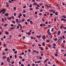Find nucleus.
I'll return each mask as SVG.
<instances>
[{"label": "nucleus", "mask_w": 66, "mask_h": 66, "mask_svg": "<svg viewBox=\"0 0 66 66\" xmlns=\"http://www.w3.org/2000/svg\"><path fill=\"white\" fill-rule=\"evenodd\" d=\"M12 22L14 23V24H15V22L14 21H12Z\"/></svg>", "instance_id": "obj_18"}, {"label": "nucleus", "mask_w": 66, "mask_h": 66, "mask_svg": "<svg viewBox=\"0 0 66 66\" xmlns=\"http://www.w3.org/2000/svg\"><path fill=\"white\" fill-rule=\"evenodd\" d=\"M24 19H23L22 20V22H24Z\"/></svg>", "instance_id": "obj_29"}, {"label": "nucleus", "mask_w": 66, "mask_h": 66, "mask_svg": "<svg viewBox=\"0 0 66 66\" xmlns=\"http://www.w3.org/2000/svg\"><path fill=\"white\" fill-rule=\"evenodd\" d=\"M14 54H16L17 53V51H15L14 52Z\"/></svg>", "instance_id": "obj_21"}, {"label": "nucleus", "mask_w": 66, "mask_h": 66, "mask_svg": "<svg viewBox=\"0 0 66 66\" xmlns=\"http://www.w3.org/2000/svg\"><path fill=\"white\" fill-rule=\"evenodd\" d=\"M31 20V19L30 20V19H28L27 20V21L28 22H29V21H30V20Z\"/></svg>", "instance_id": "obj_25"}, {"label": "nucleus", "mask_w": 66, "mask_h": 66, "mask_svg": "<svg viewBox=\"0 0 66 66\" xmlns=\"http://www.w3.org/2000/svg\"><path fill=\"white\" fill-rule=\"evenodd\" d=\"M36 4H37V3H34L33 4L34 5H36Z\"/></svg>", "instance_id": "obj_33"}, {"label": "nucleus", "mask_w": 66, "mask_h": 66, "mask_svg": "<svg viewBox=\"0 0 66 66\" xmlns=\"http://www.w3.org/2000/svg\"><path fill=\"white\" fill-rule=\"evenodd\" d=\"M11 18H12V19H15V18L14 17V16H13L11 17Z\"/></svg>", "instance_id": "obj_10"}, {"label": "nucleus", "mask_w": 66, "mask_h": 66, "mask_svg": "<svg viewBox=\"0 0 66 66\" xmlns=\"http://www.w3.org/2000/svg\"><path fill=\"white\" fill-rule=\"evenodd\" d=\"M32 66H35V64L34 63H32Z\"/></svg>", "instance_id": "obj_63"}, {"label": "nucleus", "mask_w": 66, "mask_h": 66, "mask_svg": "<svg viewBox=\"0 0 66 66\" xmlns=\"http://www.w3.org/2000/svg\"><path fill=\"white\" fill-rule=\"evenodd\" d=\"M48 59H46L45 60V61H44V63H46V62H47V61H48Z\"/></svg>", "instance_id": "obj_13"}, {"label": "nucleus", "mask_w": 66, "mask_h": 66, "mask_svg": "<svg viewBox=\"0 0 66 66\" xmlns=\"http://www.w3.org/2000/svg\"><path fill=\"white\" fill-rule=\"evenodd\" d=\"M55 15H58V13H57V12H55Z\"/></svg>", "instance_id": "obj_20"}, {"label": "nucleus", "mask_w": 66, "mask_h": 66, "mask_svg": "<svg viewBox=\"0 0 66 66\" xmlns=\"http://www.w3.org/2000/svg\"><path fill=\"white\" fill-rule=\"evenodd\" d=\"M17 22V23H20L21 22L20 21H18V22Z\"/></svg>", "instance_id": "obj_26"}, {"label": "nucleus", "mask_w": 66, "mask_h": 66, "mask_svg": "<svg viewBox=\"0 0 66 66\" xmlns=\"http://www.w3.org/2000/svg\"><path fill=\"white\" fill-rule=\"evenodd\" d=\"M60 34H61V31H59L58 32L57 35H59Z\"/></svg>", "instance_id": "obj_5"}, {"label": "nucleus", "mask_w": 66, "mask_h": 66, "mask_svg": "<svg viewBox=\"0 0 66 66\" xmlns=\"http://www.w3.org/2000/svg\"><path fill=\"white\" fill-rule=\"evenodd\" d=\"M32 7V4H30L29 5V7Z\"/></svg>", "instance_id": "obj_30"}, {"label": "nucleus", "mask_w": 66, "mask_h": 66, "mask_svg": "<svg viewBox=\"0 0 66 66\" xmlns=\"http://www.w3.org/2000/svg\"><path fill=\"white\" fill-rule=\"evenodd\" d=\"M55 56H58V55H57V54H55Z\"/></svg>", "instance_id": "obj_38"}, {"label": "nucleus", "mask_w": 66, "mask_h": 66, "mask_svg": "<svg viewBox=\"0 0 66 66\" xmlns=\"http://www.w3.org/2000/svg\"><path fill=\"white\" fill-rule=\"evenodd\" d=\"M4 64V63L3 62H2L1 63V65H3V64Z\"/></svg>", "instance_id": "obj_50"}, {"label": "nucleus", "mask_w": 66, "mask_h": 66, "mask_svg": "<svg viewBox=\"0 0 66 66\" xmlns=\"http://www.w3.org/2000/svg\"><path fill=\"white\" fill-rule=\"evenodd\" d=\"M40 50L42 51L44 50H43V48L42 47H41Z\"/></svg>", "instance_id": "obj_54"}, {"label": "nucleus", "mask_w": 66, "mask_h": 66, "mask_svg": "<svg viewBox=\"0 0 66 66\" xmlns=\"http://www.w3.org/2000/svg\"><path fill=\"white\" fill-rule=\"evenodd\" d=\"M7 24H5L4 26V27H6V26H7Z\"/></svg>", "instance_id": "obj_40"}, {"label": "nucleus", "mask_w": 66, "mask_h": 66, "mask_svg": "<svg viewBox=\"0 0 66 66\" xmlns=\"http://www.w3.org/2000/svg\"><path fill=\"white\" fill-rule=\"evenodd\" d=\"M42 21H43V22H44V21H45V19H42Z\"/></svg>", "instance_id": "obj_46"}, {"label": "nucleus", "mask_w": 66, "mask_h": 66, "mask_svg": "<svg viewBox=\"0 0 66 66\" xmlns=\"http://www.w3.org/2000/svg\"><path fill=\"white\" fill-rule=\"evenodd\" d=\"M42 25H43V26H46V25L45 24H44V23L42 24Z\"/></svg>", "instance_id": "obj_55"}, {"label": "nucleus", "mask_w": 66, "mask_h": 66, "mask_svg": "<svg viewBox=\"0 0 66 66\" xmlns=\"http://www.w3.org/2000/svg\"><path fill=\"white\" fill-rule=\"evenodd\" d=\"M57 42L58 43H61L62 42V39H58L57 41Z\"/></svg>", "instance_id": "obj_1"}, {"label": "nucleus", "mask_w": 66, "mask_h": 66, "mask_svg": "<svg viewBox=\"0 0 66 66\" xmlns=\"http://www.w3.org/2000/svg\"><path fill=\"white\" fill-rule=\"evenodd\" d=\"M57 33V31H55L54 33V34H56Z\"/></svg>", "instance_id": "obj_41"}, {"label": "nucleus", "mask_w": 66, "mask_h": 66, "mask_svg": "<svg viewBox=\"0 0 66 66\" xmlns=\"http://www.w3.org/2000/svg\"><path fill=\"white\" fill-rule=\"evenodd\" d=\"M50 12H53V10H50Z\"/></svg>", "instance_id": "obj_27"}, {"label": "nucleus", "mask_w": 66, "mask_h": 66, "mask_svg": "<svg viewBox=\"0 0 66 66\" xmlns=\"http://www.w3.org/2000/svg\"><path fill=\"white\" fill-rule=\"evenodd\" d=\"M53 45L54 46H56V44L55 43H54L53 44Z\"/></svg>", "instance_id": "obj_24"}, {"label": "nucleus", "mask_w": 66, "mask_h": 66, "mask_svg": "<svg viewBox=\"0 0 66 66\" xmlns=\"http://www.w3.org/2000/svg\"><path fill=\"white\" fill-rule=\"evenodd\" d=\"M14 10H16V7H14Z\"/></svg>", "instance_id": "obj_53"}, {"label": "nucleus", "mask_w": 66, "mask_h": 66, "mask_svg": "<svg viewBox=\"0 0 66 66\" xmlns=\"http://www.w3.org/2000/svg\"><path fill=\"white\" fill-rule=\"evenodd\" d=\"M36 6H37L38 7H40V6H39V5H38V4H36Z\"/></svg>", "instance_id": "obj_49"}, {"label": "nucleus", "mask_w": 66, "mask_h": 66, "mask_svg": "<svg viewBox=\"0 0 66 66\" xmlns=\"http://www.w3.org/2000/svg\"><path fill=\"white\" fill-rule=\"evenodd\" d=\"M42 39H43L44 40H45L46 39V36L45 35H44L42 37Z\"/></svg>", "instance_id": "obj_2"}, {"label": "nucleus", "mask_w": 66, "mask_h": 66, "mask_svg": "<svg viewBox=\"0 0 66 66\" xmlns=\"http://www.w3.org/2000/svg\"><path fill=\"white\" fill-rule=\"evenodd\" d=\"M39 10H40V11L41 12H42L43 10H42V9H40Z\"/></svg>", "instance_id": "obj_45"}, {"label": "nucleus", "mask_w": 66, "mask_h": 66, "mask_svg": "<svg viewBox=\"0 0 66 66\" xmlns=\"http://www.w3.org/2000/svg\"><path fill=\"white\" fill-rule=\"evenodd\" d=\"M6 57V56H3L2 57L3 59H5Z\"/></svg>", "instance_id": "obj_8"}, {"label": "nucleus", "mask_w": 66, "mask_h": 66, "mask_svg": "<svg viewBox=\"0 0 66 66\" xmlns=\"http://www.w3.org/2000/svg\"><path fill=\"white\" fill-rule=\"evenodd\" d=\"M63 18H66V17L64 15H63Z\"/></svg>", "instance_id": "obj_32"}, {"label": "nucleus", "mask_w": 66, "mask_h": 66, "mask_svg": "<svg viewBox=\"0 0 66 66\" xmlns=\"http://www.w3.org/2000/svg\"><path fill=\"white\" fill-rule=\"evenodd\" d=\"M3 46L4 47H6V44H3Z\"/></svg>", "instance_id": "obj_56"}, {"label": "nucleus", "mask_w": 66, "mask_h": 66, "mask_svg": "<svg viewBox=\"0 0 66 66\" xmlns=\"http://www.w3.org/2000/svg\"><path fill=\"white\" fill-rule=\"evenodd\" d=\"M54 28H52V30H51V31L52 32V31H54Z\"/></svg>", "instance_id": "obj_44"}, {"label": "nucleus", "mask_w": 66, "mask_h": 66, "mask_svg": "<svg viewBox=\"0 0 66 66\" xmlns=\"http://www.w3.org/2000/svg\"><path fill=\"white\" fill-rule=\"evenodd\" d=\"M56 17L54 19V21H56Z\"/></svg>", "instance_id": "obj_16"}, {"label": "nucleus", "mask_w": 66, "mask_h": 66, "mask_svg": "<svg viewBox=\"0 0 66 66\" xmlns=\"http://www.w3.org/2000/svg\"><path fill=\"white\" fill-rule=\"evenodd\" d=\"M12 35H10V36H9V37H10V38H9V39H10V40H11V38H12Z\"/></svg>", "instance_id": "obj_7"}, {"label": "nucleus", "mask_w": 66, "mask_h": 66, "mask_svg": "<svg viewBox=\"0 0 66 66\" xmlns=\"http://www.w3.org/2000/svg\"><path fill=\"white\" fill-rule=\"evenodd\" d=\"M30 22L31 24H33V21H30Z\"/></svg>", "instance_id": "obj_12"}, {"label": "nucleus", "mask_w": 66, "mask_h": 66, "mask_svg": "<svg viewBox=\"0 0 66 66\" xmlns=\"http://www.w3.org/2000/svg\"><path fill=\"white\" fill-rule=\"evenodd\" d=\"M37 38H41L42 36H41V35H40L39 36H38V35H37Z\"/></svg>", "instance_id": "obj_3"}, {"label": "nucleus", "mask_w": 66, "mask_h": 66, "mask_svg": "<svg viewBox=\"0 0 66 66\" xmlns=\"http://www.w3.org/2000/svg\"><path fill=\"white\" fill-rule=\"evenodd\" d=\"M5 15L6 16H7V15H9V14L8 13H6V14H5Z\"/></svg>", "instance_id": "obj_9"}, {"label": "nucleus", "mask_w": 66, "mask_h": 66, "mask_svg": "<svg viewBox=\"0 0 66 66\" xmlns=\"http://www.w3.org/2000/svg\"><path fill=\"white\" fill-rule=\"evenodd\" d=\"M39 15L40 16H42V15H43V14H42V13H39Z\"/></svg>", "instance_id": "obj_59"}, {"label": "nucleus", "mask_w": 66, "mask_h": 66, "mask_svg": "<svg viewBox=\"0 0 66 66\" xmlns=\"http://www.w3.org/2000/svg\"><path fill=\"white\" fill-rule=\"evenodd\" d=\"M42 44L43 46H45V44L44 43V42H43L42 43Z\"/></svg>", "instance_id": "obj_15"}, {"label": "nucleus", "mask_w": 66, "mask_h": 66, "mask_svg": "<svg viewBox=\"0 0 66 66\" xmlns=\"http://www.w3.org/2000/svg\"><path fill=\"white\" fill-rule=\"evenodd\" d=\"M48 33V34H49V35H51V33L50 32H49L48 33Z\"/></svg>", "instance_id": "obj_23"}, {"label": "nucleus", "mask_w": 66, "mask_h": 66, "mask_svg": "<svg viewBox=\"0 0 66 66\" xmlns=\"http://www.w3.org/2000/svg\"><path fill=\"white\" fill-rule=\"evenodd\" d=\"M48 47H50L51 46V45L50 44L49 45H48Z\"/></svg>", "instance_id": "obj_39"}, {"label": "nucleus", "mask_w": 66, "mask_h": 66, "mask_svg": "<svg viewBox=\"0 0 66 66\" xmlns=\"http://www.w3.org/2000/svg\"><path fill=\"white\" fill-rule=\"evenodd\" d=\"M40 27H43V24H40Z\"/></svg>", "instance_id": "obj_35"}, {"label": "nucleus", "mask_w": 66, "mask_h": 66, "mask_svg": "<svg viewBox=\"0 0 66 66\" xmlns=\"http://www.w3.org/2000/svg\"><path fill=\"white\" fill-rule=\"evenodd\" d=\"M19 58H20V59H22V56H19Z\"/></svg>", "instance_id": "obj_58"}, {"label": "nucleus", "mask_w": 66, "mask_h": 66, "mask_svg": "<svg viewBox=\"0 0 66 66\" xmlns=\"http://www.w3.org/2000/svg\"><path fill=\"white\" fill-rule=\"evenodd\" d=\"M35 14H36V15L37 14V12H35Z\"/></svg>", "instance_id": "obj_51"}, {"label": "nucleus", "mask_w": 66, "mask_h": 66, "mask_svg": "<svg viewBox=\"0 0 66 66\" xmlns=\"http://www.w3.org/2000/svg\"><path fill=\"white\" fill-rule=\"evenodd\" d=\"M28 34L29 35H31V33L29 32H28Z\"/></svg>", "instance_id": "obj_17"}, {"label": "nucleus", "mask_w": 66, "mask_h": 66, "mask_svg": "<svg viewBox=\"0 0 66 66\" xmlns=\"http://www.w3.org/2000/svg\"><path fill=\"white\" fill-rule=\"evenodd\" d=\"M23 16L24 17H26V15L24 14H23Z\"/></svg>", "instance_id": "obj_31"}, {"label": "nucleus", "mask_w": 66, "mask_h": 66, "mask_svg": "<svg viewBox=\"0 0 66 66\" xmlns=\"http://www.w3.org/2000/svg\"><path fill=\"white\" fill-rule=\"evenodd\" d=\"M52 37H53V36H52V35H51L50 37L51 39H52Z\"/></svg>", "instance_id": "obj_47"}, {"label": "nucleus", "mask_w": 66, "mask_h": 66, "mask_svg": "<svg viewBox=\"0 0 66 66\" xmlns=\"http://www.w3.org/2000/svg\"><path fill=\"white\" fill-rule=\"evenodd\" d=\"M40 62H41L40 61H37L38 63H40Z\"/></svg>", "instance_id": "obj_52"}, {"label": "nucleus", "mask_w": 66, "mask_h": 66, "mask_svg": "<svg viewBox=\"0 0 66 66\" xmlns=\"http://www.w3.org/2000/svg\"><path fill=\"white\" fill-rule=\"evenodd\" d=\"M11 27H14V25L13 24H11Z\"/></svg>", "instance_id": "obj_62"}, {"label": "nucleus", "mask_w": 66, "mask_h": 66, "mask_svg": "<svg viewBox=\"0 0 66 66\" xmlns=\"http://www.w3.org/2000/svg\"><path fill=\"white\" fill-rule=\"evenodd\" d=\"M46 42H47V43H49V42H50V40H47L46 41Z\"/></svg>", "instance_id": "obj_14"}, {"label": "nucleus", "mask_w": 66, "mask_h": 66, "mask_svg": "<svg viewBox=\"0 0 66 66\" xmlns=\"http://www.w3.org/2000/svg\"><path fill=\"white\" fill-rule=\"evenodd\" d=\"M48 28H50V27H51V25H48Z\"/></svg>", "instance_id": "obj_42"}, {"label": "nucleus", "mask_w": 66, "mask_h": 66, "mask_svg": "<svg viewBox=\"0 0 66 66\" xmlns=\"http://www.w3.org/2000/svg\"><path fill=\"white\" fill-rule=\"evenodd\" d=\"M2 12H5L6 10L5 9H2Z\"/></svg>", "instance_id": "obj_4"}, {"label": "nucleus", "mask_w": 66, "mask_h": 66, "mask_svg": "<svg viewBox=\"0 0 66 66\" xmlns=\"http://www.w3.org/2000/svg\"><path fill=\"white\" fill-rule=\"evenodd\" d=\"M62 38H63V39H64L65 38V36H62Z\"/></svg>", "instance_id": "obj_60"}, {"label": "nucleus", "mask_w": 66, "mask_h": 66, "mask_svg": "<svg viewBox=\"0 0 66 66\" xmlns=\"http://www.w3.org/2000/svg\"><path fill=\"white\" fill-rule=\"evenodd\" d=\"M49 31H50V29H49L47 30V33H48L49 32Z\"/></svg>", "instance_id": "obj_48"}, {"label": "nucleus", "mask_w": 66, "mask_h": 66, "mask_svg": "<svg viewBox=\"0 0 66 66\" xmlns=\"http://www.w3.org/2000/svg\"><path fill=\"white\" fill-rule=\"evenodd\" d=\"M10 29H15V27H11L10 28Z\"/></svg>", "instance_id": "obj_22"}, {"label": "nucleus", "mask_w": 66, "mask_h": 66, "mask_svg": "<svg viewBox=\"0 0 66 66\" xmlns=\"http://www.w3.org/2000/svg\"><path fill=\"white\" fill-rule=\"evenodd\" d=\"M65 19L64 18H63V19H61V20H62V21H63V20H65Z\"/></svg>", "instance_id": "obj_28"}, {"label": "nucleus", "mask_w": 66, "mask_h": 66, "mask_svg": "<svg viewBox=\"0 0 66 66\" xmlns=\"http://www.w3.org/2000/svg\"><path fill=\"white\" fill-rule=\"evenodd\" d=\"M25 23L26 24H27V25L28 24V23L27 22H25Z\"/></svg>", "instance_id": "obj_57"}, {"label": "nucleus", "mask_w": 66, "mask_h": 66, "mask_svg": "<svg viewBox=\"0 0 66 66\" xmlns=\"http://www.w3.org/2000/svg\"><path fill=\"white\" fill-rule=\"evenodd\" d=\"M9 4H7L6 7H9Z\"/></svg>", "instance_id": "obj_64"}, {"label": "nucleus", "mask_w": 66, "mask_h": 66, "mask_svg": "<svg viewBox=\"0 0 66 66\" xmlns=\"http://www.w3.org/2000/svg\"><path fill=\"white\" fill-rule=\"evenodd\" d=\"M5 11H3V12L2 14H5Z\"/></svg>", "instance_id": "obj_43"}, {"label": "nucleus", "mask_w": 66, "mask_h": 66, "mask_svg": "<svg viewBox=\"0 0 66 66\" xmlns=\"http://www.w3.org/2000/svg\"><path fill=\"white\" fill-rule=\"evenodd\" d=\"M23 13H26V11H25L24 10H23Z\"/></svg>", "instance_id": "obj_34"}, {"label": "nucleus", "mask_w": 66, "mask_h": 66, "mask_svg": "<svg viewBox=\"0 0 66 66\" xmlns=\"http://www.w3.org/2000/svg\"><path fill=\"white\" fill-rule=\"evenodd\" d=\"M9 60H9V57H8L7 58V61H9Z\"/></svg>", "instance_id": "obj_19"}, {"label": "nucleus", "mask_w": 66, "mask_h": 66, "mask_svg": "<svg viewBox=\"0 0 66 66\" xmlns=\"http://www.w3.org/2000/svg\"><path fill=\"white\" fill-rule=\"evenodd\" d=\"M18 26H19L20 27H22V25H21V24H18Z\"/></svg>", "instance_id": "obj_6"}, {"label": "nucleus", "mask_w": 66, "mask_h": 66, "mask_svg": "<svg viewBox=\"0 0 66 66\" xmlns=\"http://www.w3.org/2000/svg\"><path fill=\"white\" fill-rule=\"evenodd\" d=\"M8 20H11V17H10L7 18Z\"/></svg>", "instance_id": "obj_11"}, {"label": "nucleus", "mask_w": 66, "mask_h": 66, "mask_svg": "<svg viewBox=\"0 0 66 66\" xmlns=\"http://www.w3.org/2000/svg\"><path fill=\"white\" fill-rule=\"evenodd\" d=\"M39 5H40V6H42V5H43V4L42 3H40L39 4Z\"/></svg>", "instance_id": "obj_37"}, {"label": "nucleus", "mask_w": 66, "mask_h": 66, "mask_svg": "<svg viewBox=\"0 0 66 66\" xmlns=\"http://www.w3.org/2000/svg\"><path fill=\"white\" fill-rule=\"evenodd\" d=\"M36 9H37V10H38V9H39V7H36Z\"/></svg>", "instance_id": "obj_36"}, {"label": "nucleus", "mask_w": 66, "mask_h": 66, "mask_svg": "<svg viewBox=\"0 0 66 66\" xmlns=\"http://www.w3.org/2000/svg\"><path fill=\"white\" fill-rule=\"evenodd\" d=\"M14 57L15 58H16L17 57V55L16 54L15 55Z\"/></svg>", "instance_id": "obj_61"}]
</instances>
